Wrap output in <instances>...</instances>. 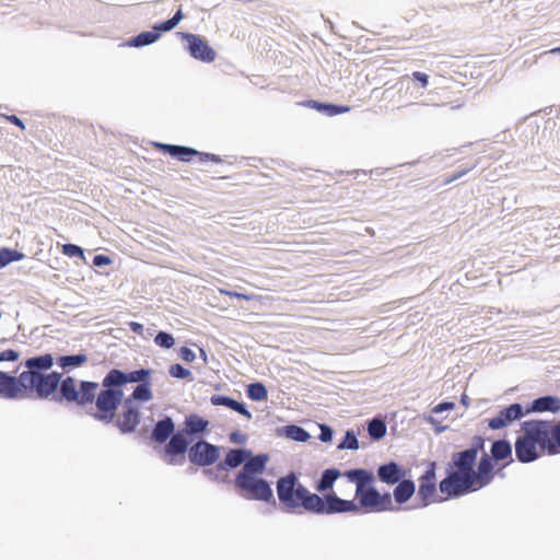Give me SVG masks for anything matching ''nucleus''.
<instances>
[{
  "mask_svg": "<svg viewBox=\"0 0 560 560\" xmlns=\"http://www.w3.org/2000/svg\"><path fill=\"white\" fill-rule=\"evenodd\" d=\"M375 476L382 483L395 486L393 497L396 504H406L415 495L416 483L411 476V469L395 459L380 464L376 468Z\"/></svg>",
  "mask_w": 560,
  "mask_h": 560,
  "instance_id": "423d86ee",
  "label": "nucleus"
},
{
  "mask_svg": "<svg viewBox=\"0 0 560 560\" xmlns=\"http://www.w3.org/2000/svg\"><path fill=\"white\" fill-rule=\"evenodd\" d=\"M61 253L69 258H79L84 264H88L85 257V249L73 243H65L61 245Z\"/></svg>",
  "mask_w": 560,
  "mask_h": 560,
  "instance_id": "72a5a7b5",
  "label": "nucleus"
},
{
  "mask_svg": "<svg viewBox=\"0 0 560 560\" xmlns=\"http://www.w3.org/2000/svg\"><path fill=\"white\" fill-rule=\"evenodd\" d=\"M7 341H8V339H7V338H3V339L1 340V342H2V343H5Z\"/></svg>",
  "mask_w": 560,
  "mask_h": 560,
  "instance_id": "680f3d73",
  "label": "nucleus"
},
{
  "mask_svg": "<svg viewBox=\"0 0 560 560\" xmlns=\"http://www.w3.org/2000/svg\"><path fill=\"white\" fill-rule=\"evenodd\" d=\"M479 454L480 458L486 456V459H488L489 477L491 481H493L495 476L504 478V469L514 462L513 446L506 438L491 441L489 452L486 451L485 443L483 451H480Z\"/></svg>",
  "mask_w": 560,
  "mask_h": 560,
  "instance_id": "9b49d317",
  "label": "nucleus"
},
{
  "mask_svg": "<svg viewBox=\"0 0 560 560\" xmlns=\"http://www.w3.org/2000/svg\"><path fill=\"white\" fill-rule=\"evenodd\" d=\"M360 447V443L358 440V434L353 429H347L342 439L337 444V450H350L357 451Z\"/></svg>",
  "mask_w": 560,
  "mask_h": 560,
  "instance_id": "473e14b6",
  "label": "nucleus"
},
{
  "mask_svg": "<svg viewBox=\"0 0 560 560\" xmlns=\"http://www.w3.org/2000/svg\"><path fill=\"white\" fill-rule=\"evenodd\" d=\"M474 166L471 167H463V168H459V170H456L454 171L452 174L450 175H446L444 178H443V184L444 185H450L452 183H454L455 180L457 179H460L462 177H464L469 171L472 170Z\"/></svg>",
  "mask_w": 560,
  "mask_h": 560,
  "instance_id": "a18cd8bd",
  "label": "nucleus"
},
{
  "mask_svg": "<svg viewBox=\"0 0 560 560\" xmlns=\"http://www.w3.org/2000/svg\"><path fill=\"white\" fill-rule=\"evenodd\" d=\"M343 478L349 483L355 485L354 499L355 501L363 498L375 486L377 479L375 472L370 468L354 467L343 471Z\"/></svg>",
  "mask_w": 560,
  "mask_h": 560,
  "instance_id": "f3484780",
  "label": "nucleus"
},
{
  "mask_svg": "<svg viewBox=\"0 0 560 560\" xmlns=\"http://www.w3.org/2000/svg\"><path fill=\"white\" fill-rule=\"evenodd\" d=\"M246 396L253 401H266L268 399V389L264 382L254 381L246 385Z\"/></svg>",
  "mask_w": 560,
  "mask_h": 560,
  "instance_id": "c756f323",
  "label": "nucleus"
},
{
  "mask_svg": "<svg viewBox=\"0 0 560 560\" xmlns=\"http://www.w3.org/2000/svg\"><path fill=\"white\" fill-rule=\"evenodd\" d=\"M525 406L527 415L542 412H550L556 415L560 412V397L551 394L542 395L534 398Z\"/></svg>",
  "mask_w": 560,
  "mask_h": 560,
  "instance_id": "412c9836",
  "label": "nucleus"
},
{
  "mask_svg": "<svg viewBox=\"0 0 560 560\" xmlns=\"http://www.w3.org/2000/svg\"><path fill=\"white\" fill-rule=\"evenodd\" d=\"M335 430L327 423L319 424V434L317 439L323 443H330L334 439Z\"/></svg>",
  "mask_w": 560,
  "mask_h": 560,
  "instance_id": "ea45409f",
  "label": "nucleus"
},
{
  "mask_svg": "<svg viewBox=\"0 0 560 560\" xmlns=\"http://www.w3.org/2000/svg\"><path fill=\"white\" fill-rule=\"evenodd\" d=\"M459 402H460V405H463L464 407H468V406H469V404H470V398L468 397V395H466V394L464 393V394H462V396H460Z\"/></svg>",
  "mask_w": 560,
  "mask_h": 560,
  "instance_id": "4d7b16f0",
  "label": "nucleus"
},
{
  "mask_svg": "<svg viewBox=\"0 0 560 560\" xmlns=\"http://www.w3.org/2000/svg\"><path fill=\"white\" fill-rule=\"evenodd\" d=\"M423 420L427 423L432 425L433 431L435 432V434H441V433L445 432L448 429V425L441 424V422L432 413H430V415L424 413L423 415Z\"/></svg>",
  "mask_w": 560,
  "mask_h": 560,
  "instance_id": "37998d69",
  "label": "nucleus"
},
{
  "mask_svg": "<svg viewBox=\"0 0 560 560\" xmlns=\"http://www.w3.org/2000/svg\"><path fill=\"white\" fill-rule=\"evenodd\" d=\"M52 394L48 395L50 401L75 404L84 408L85 413L94 420L113 425L120 434L135 433L142 420V409L125 400V396H115L113 393L100 390V384L94 381H77L73 376H63V373L51 371Z\"/></svg>",
  "mask_w": 560,
  "mask_h": 560,
  "instance_id": "f257e3e1",
  "label": "nucleus"
},
{
  "mask_svg": "<svg viewBox=\"0 0 560 560\" xmlns=\"http://www.w3.org/2000/svg\"><path fill=\"white\" fill-rule=\"evenodd\" d=\"M366 431L372 441L378 442L387 433V423L382 417L375 416L366 421Z\"/></svg>",
  "mask_w": 560,
  "mask_h": 560,
  "instance_id": "cd10ccee",
  "label": "nucleus"
},
{
  "mask_svg": "<svg viewBox=\"0 0 560 560\" xmlns=\"http://www.w3.org/2000/svg\"><path fill=\"white\" fill-rule=\"evenodd\" d=\"M152 384L153 382L138 384L131 394L128 396L125 395V400L142 408V404L148 402L153 398Z\"/></svg>",
  "mask_w": 560,
  "mask_h": 560,
  "instance_id": "a878e982",
  "label": "nucleus"
},
{
  "mask_svg": "<svg viewBox=\"0 0 560 560\" xmlns=\"http://www.w3.org/2000/svg\"><path fill=\"white\" fill-rule=\"evenodd\" d=\"M159 39L155 37V34L151 30L149 31H142L138 33L137 35H133L129 37L125 42V46L127 47H135V48H141L149 45H152L156 43Z\"/></svg>",
  "mask_w": 560,
  "mask_h": 560,
  "instance_id": "c85d7f7f",
  "label": "nucleus"
},
{
  "mask_svg": "<svg viewBox=\"0 0 560 560\" xmlns=\"http://www.w3.org/2000/svg\"><path fill=\"white\" fill-rule=\"evenodd\" d=\"M88 362V355L84 352L73 354H61L56 359L54 358V364L56 363L60 369L66 372H70L73 369L80 368Z\"/></svg>",
  "mask_w": 560,
  "mask_h": 560,
  "instance_id": "bb28decb",
  "label": "nucleus"
},
{
  "mask_svg": "<svg viewBox=\"0 0 560 560\" xmlns=\"http://www.w3.org/2000/svg\"><path fill=\"white\" fill-rule=\"evenodd\" d=\"M222 446L212 444L206 439H199L195 442L172 445L171 448L163 450L161 455L168 465H182L185 460L184 455L188 456L191 465L197 467H210L221 457Z\"/></svg>",
  "mask_w": 560,
  "mask_h": 560,
  "instance_id": "39448f33",
  "label": "nucleus"
},
{
  "mask_svg": "<svg viewBox=\"0 0 560 560\" xmlns=\"http://www.w3.org/2000/svg\"><path fill=\"white\" fill-rule=\"evenodd\" d=\"M343 477V471L338 467L331 466L322 470L319 477L314 481V489L318 494H327L332 490L336 481Z\"/></svg>",
  "mask_w": 560,
  "mask_h": 560,
  "instance_id": "4be33fe9",
  "label": "nucleus"
},
{
  "mask_svg": "<svg viewBox=\"0 0 560 560\" xmlns=\"http://www.w3.org/2000/svg\"><path fill=\"white\" fill-rule=\"evenodd\" d=\"M220 292L224 295H228L230 298H236L238 300H249L250 296L245 294V293H241V292H237V291H232V290H226V289H222L220 290Z\"/></svg>",
  "mask_w": 560,
  "mask_h": 560,
  "instance_id": "603ef678",
  "label": "nucleus"
},
{
  "mask_svg": "<svg viewBox=\"0 0 560 560\" xmlns=\"http://www.w3.org/2000/svg\"><path fill=\"white\" fill-rule=\"evenodd\" d=\"M185 18L182 8L179 9L168 19V21L172 23L173 27L175 28L180 21Z\"/></svg>",
  "mask_w": 560,
  "mask_h": 560,
  "instance_id": "6e6d98bb",
  "label": "nucleus"
},
{
  "mask_svg": "<svg viewBox=\"0 0 560 560\" xmlns=\"http://www.w3.org/2000/svg\"><path fill=\"white\" fill-rule=\"evenodd\" d=\"M542 441V452L547 455L560 454V421L535 419Z\"/></svg>",
  "mask_w": 560,
  "mask_h": 560,
  "instance_id": "dca6fc26",
  "label": "nucleus"
},
{
  "mask_svg": "<svg viewBox=\"0 0 560 560\" xmlns=\"http://www.w3.org/2000/svg\"><path fill=\"white\" fill-rule=\"evenodd\" d=\"M380 501L381 491L377 489L376 485L358 501L343 499L334 491V515H362L366 513H374V509L377 506Z\"/></svg>",
  "mask_w": 560,
  "mask_h": 560,
  "instance_id": "f8f14e48",
  "label": "nucleus"
},
{
  "mask_svg": "<svg viewBox=\"0 0 560 560\" xmlns=\"http://www.w3.org/2000/svg\"><path fill=\"white\" fill-rule=\"evenodd\" d=\"M210 402L212 406L215 407L222 406L228 409H231L248 420L253 418V413L249 411L247 405L244 401L236 400L235 398L229 395L213 394L210 397Z\"/></svg>",
  "mask_w": 560,
  "mask_h": 560,
  "instance_id": "b1692460",
  "label": "nucleus"
},
{
  "mask_svg": "<svg viewBox=\"0 0 560 560\" xmlns=\"http://www.w3.org/2000/svg\"><path fill=\"white\" fill-rule=\"evenodd\" d=\"M195 158H198V161L200 163H208V162H212L215 164L223 163V159L220 155L211 153V152H205V151L198 150V154H196Z\"/></svg>",
  "mask_w": 560,
  "mask_h": 560,
  "instance_id": "79ce46f5",
  "label": "nucleus"
},
{
  "mask_svg": "<svg viewBox=\"0 0 560 560\" xmlns=\"http://www.w3.org/2000/svg\"><path fill=\"white\" fill-rule=\"evenodd\" d=\"M455 408V402L452 400H442L436 404L432 409L431 413H442L445 411L453 410Z\"/></svg>",
  "mask_w": 560,
  "mask_h": 560,
  "instance_id": "09e8293b",
  "label": "nucleus"
},
{
  "mask_svg": "<svg viewBox=\"0 0 560 560\" xmlns=\"http://www.w3.org/2000/svg\"><path fill=\"white\" fill-rule=\"evenodd\" d=\"M144 331L147 332V335L143 334L144 338H148L149 336L150 337L153 336V332H154V330L151 328H147Z\"/></svg>",
  "mask_w": 560,
  "mask_h": 560,
  "instance_id": "bf43d9fd",
  "label": "nucleus"
},
{
  "mask_svg": "<svg viewBox=\"0 0 560 560\" xmlns=\"http://www.w3.org/2000/svg\"><path fill=\"white\" fill-rule=\"evenodd\" d=\"M423 464L425 465V468L418 478V488L416 487L413 509H423L432 503H441L447 500L446 497L443 498L438 492V463L435 460H424Z\"/></svg>",
  "mask_w": 560,
  "mask_h": 560,
  "instance_id": "9d476101",
  "label": "nucleus"
},
{
  "mask_svg": "<svg viewBox=\"0 0 560 560\" xmlns=\"http://www.w3.org/2000/svg\"><path fill=\"white\" fill-rule=\"evenodd\" d=\"M144 431L145 428H142L140 431L141 436L149 438L151 441L159 445L168 443V448H171V440L175 433H177V428L171 416L162 413L160 415L158 421L152 425L149 436H147Z\"/></svg>",
  "mask_w": 560,
  "mask_h": 560,
  "instance_id": "a211bd4d",
  "label": "nucleus"
},
{
  "mask_svg": "<svg viewBox=\"0 0 560 560\" xmlns=\"http://www.w3.org/2000/svg\"><path fill=\"white\" fill-rule=\"evenodd\" d=\"M487 441L490 439L474 435L466 448L452 453L445 467V476L439 482V491L446 499H458L492 482L489 477L488 459L486 456L478 458Z\"/></svg>",
  "mask_w": 560,
  "mask_h": 560,
  "instance_id": "f03ea898",
  "label": "nucleus"
},
{
  "mask_svg": "<svg viewBox=\"0 0 560 560\" xmlns=\"http://www.w3.org/2000/svg\"><path fill=\"white\" fill-rule=\"evenodd\" d=\"M177 354L183 361L188 363H191L196 360L195 351L187 346L179 347Z\"/></svg>",
  "mask_w": 560,
  "mask_h": 560,
  "instance_id": "de8ad7c7",
  "label": "nucleus"
},
{
  "mask_svg": "<svg viewBox=\"0 0 560 560\" xmlns=\"http://www.w3.org/2000/svg\"><path fill=\"white\" fill-rule=\"evenodd\" d=\"M350 109H351V107L349 105L334 103L332 117L341 115V114H346V113L350 112Z\"/></svg>",
  "mask_w": 560,
  "mask_h": 560,
  "instance_id": "5fc2aeb1",
  "label": "nucleus"
},
{
  "mask_svg": "<svg viewBox=\"0 0 560 560\" xmlns=\"http://www.w3.org/2000/svg\"><path fill=\"white\" fill-rule=\"evenodd\" d=\"M25 258V254L16 248L7 246L0 247V269L5 268L12 262L21 261Z\"/></svg>",
  "mask_w": 560,
  "mask_h": 560,
  "instance_id": "7c9ffc66",
  "label": "nucleus"
},
{
  "mask_svg": "<svg viewBox=\"0 0 560 560\" xmlns=\"http://www.w3.org/2000/svg\"><path fill=\"white\" fill-rule=\"evenodd\" d=\"M233 488L235 493L245 500L264 502L277 508L272 482L264 478V475H235Z\"/></svg>",
  "mask_w": 560,
  "mask_h": 560,
  "instance_id": "0eeeda50",
  "label": "nucleus"
},
{
  "mask_svg": "<svg viewBox=\"0 0 560 560\" xmlns=\"http://www.w3.org/2000/svg\"><path fill=\"white\" fill-rule=\"evenodd\" d=\"M228 439L230 443L243 446L247 443L248 435L240 429H235L229 433Z\"/></svg>",
  "mask_w": 560,
  "mask_h": 560,
  "instance_id": "a19ab883",
  "label": "nucleus"
},
{
  "mask_svg": "<svg viewBox=\"0 0 560 560\" xmlns=\"http://www.w3.org/2000/svg\"><path fill=\"white\" fill-rule=\"evenodd\" d=\"M551 54H559L560 55V46L553 48L550 50Z\"/></svg>",
  "mask_w": 560,
  "mask_h": 560,
  "instance_id": "052dcab7",
  "label": "nucleus"
},
{
  "mask_svg": "<svg viewBox=\"0 0 560 560\" xmlns=\"http://www.w3.org/2000/svg\"><path fill=\"white\" fill-rule=\"evenodd\" d=\"M114 262V259L109 256V255H106V254H96L94 255L93 259H92V266L94 268H104V267H107L109 265H112Z\"/></svg>",
  "mask_w": 560,
  "mask_h": 560,
  "instance_id": "c03bdc74",
  "label": "nucleus"
},
{
  "mask_svg": "<svg viewBox=\"0 0 560 560\" xmlns=\"http://www.w3.org/2000/svg\"><path fill=\"white\" fill-rule=\"evenodd\" d=\"M270 460L268 453L253 452V455L245 459L242 468L235 475H264Z\"/></svg>",
  "mask_w": 560,
  "mask_h": 560,
  "instance_id": "5701e85b",
  "label": "nucleus"
},
{
  "mask_svg": "<svg viewBox=\"0 0 560 560\" xmlns=\"http://www.w3.org/2000/svg\"><path fill=\"white\" fill-rule=\"evenodd\" d=\"M300 104L304 107L314 109L327 117H332V113H334V110H332L334 103L332 102L310 98V100L303 101Z\"/></svg>",
  "mask_w": 560,
  "mask_h": 560,
  "instance_id": "2f4dec72",
  "label": "nucleus"
},
{
  "mask_svg": "<svg viewBox=\"0 0 560 560\" xmlns=\"http://www.w3.org/2000/svg\"><path fill=\"white\" fill-rule=\"evenodd\" d=\"M154 343L165 350L175 346V338L172 332L166 330H158L154 335Z\"/></svg>",
  "mask_w": 560,
  "mask_h": 560,
  "instance_id": "c9c22d12",
  "label": "nucleus"
},
{
  "mask_svg": "<svg viewBox=\"0 0 560 560\" xmlns=\"http://www.w3.org/2000/svg\"><path fill=\"white\" fill-rule=\"evenodd\" d=\"M154 371L150 368H139L136 370H120L113 368L104 375L100 384V390L113 393L115 396H125L124 388L131 383L144 384L152 382Z\"/></svg>",
  "mask_w": 560,
  "mask_h": 560,
  "instance_id": "1a4fd4ad",
  "label": "nucleus"
},
{
  "mask_svg": "<svg viewBox=\"0 0 560 560\" xmlns=\"http://www.w3.org/2000/svg\"><path fill=\"white\" fill-rule=\"evenodd\" d=\"M20 365L24 370L15 372L0 371V399L19 400H46L52 394L51 374L54 366V354L45 352L26 358Z\"/></svg>",
  "mask_w": 560,
  "mask_h": 560,
  "instance_id": "7ed1b4c3",
  "label": "nucleus"
},
{
  "mask_svg": "<svg viewBox=\"0 0 560 560\" xmlns=\"http://www.w3.org/2000/svg\"><path fill=\"white\" fill-rule=\"evenodd\" d=\"M153 148L163 154L170 155L172 159L177 160L183 163H190L196 154H198V150L183 144H172L164 142H153Z\"/></svg>",
  "mask_w": 560,
  "mask_h": 560,
  "instance_id": "6ab92c4d",
  "label": "nucleus"
},
{
  "mask_svg": "<svg viewBox=\"0 0 560 560\" xmlns=\"http://www.w3.org/2000/svg\"><path fill=\"white\" fill-rule=\"evenodd\" d=\"M128 327H129L130 331H132L133 334H137V335H141V336H143V332L145 330L143 324H141L139 322H129Z\"/></svg>",
  "mask_w": 560,
  "mask_h": 560,
  "instance_id": "864d4df0",
  "label": "nucleus"
},
{
  "mask_svg": "<svg viewBox=\"0 0 560 560\" xmlns=\"http://www.w3.org/2000/svg\"><path fill=\"white\" fill-rule=\"evenodd\" d=\"M520 427L522 433L514 442L515 459L522 464L534 463L546 455L535 419L522 421Z\"/></svg>",
  "mask_w": 560,
  "mask_h": 560,
  "instance_id": "6e6552de",
  "label": "nucleus"
},
{
  "mask_svg": "<svg viewBox=\"0 0 560 560\" xmlns=\"http://www.w3.org/2000/svg\"><path fill=\"white\" fill-rule=\"evenodd\" d=\"M218 463H219V460H218L215 464H218ZM202 468H203L202 472H203V475H205L208 479H210V480H212V481H217V482H222V483H232V485H233V480H231V479L229 478V476H222V475H221V472H222L223 470H219V469H218V465H215V467H214V468H210V467H202Z\"/></svg>",
  "mask_w": 560,
  "mask_h": 560,
  "instance_id": "e433bc0d",
  "label": "nucleus"
},
{
  "mask_svg": "<svg viewBox=\"0 0 560 560\" xmlns=\"http://www.w3.org/2000/svg\"><path fill=\"white\" fill-rule=\"evenodd\" d=\"M412 80L420 84L421 88L425 89L429 85V75L421 71L412 72Z\"/></svg>",
  "mask_w": 560,
  "mask_h": 560,
  "instance_id": "8fccbe9b",
  "label": "nucleus"
},
{
  "mask_svg": "<svg viewBox=\"0 0 560 560\" xmlns=\"http://www.w3.org/2000/svg\"><path fill=\"white\" fill-rule=\"evenodd\" d=\"M276 434L281 438H287L295 442L305 443L311 439V434L303 427L289 423L276 429Z\"/></svg>",
  "mask_w": 560,
  "mask_h": 560,
  "instance_id": "393cba45",
  "label": "nucleus"
},
{
  "mask_svg": "<svg viewBox=\"0 0 560 560\" xmlns=\"http://www.w3.org/2000/svg\"><path fill=\"white\" fill-rule=\"evenodd\" d=\"M173 30H174V27H173L172 23L168 21V19L164 20V21L156 22L151 26V31L153 32V34H155V37L158 39H160L163 36V34L168 33Z\"/></svg>",
  "mask_w": 560,
  "mask_h": 560,
  "instance_id": "58836bf2",
  "label": "nucleus"
},
{
  "mask_svg": "<svg viewBox=\"0 0 560 560\" xmlns=\"http://www.w3.org/2000/svg\"><path fill=\"white\" fill-rule=\"evenodd\" d=\"M393 492L384 491L381 492V501L377 506L374 509V513L385 512V511H396L397 508L393 505Z\"/></svg>",
  "mask_w": 560,
  "mask_h": 560,
  "instance_id": "4c0bfd02",
  "label": "nucleus"
},
{
  "mask_svg": "<svg viewBox=\"0 0 560 560\" xmlns=\"http://www.w3.org/2000/svg\"><path fill=\"white\" fill-rule=\"evenodd\" d=\"M176 35L182 39L185 50L191 58L205 63L215 59L217 52L205 36L189 32H177Z\"/></svg>",
  "mask_w": 560,
  "mask_h": 560,
  "instance_id": "4468645a",
  "label": "nucleus"
},
{
  "mask_svg": "<svg viewBox=\"0 0 560 560\" xmlns=\"http://www.w3.org/2000/svg\"><path fill=\"white\" fill-rule=\"evenodd\" d=\"M200 358L202 359V361L205 363L208 362V355H207V352H206V350L203 348H200Z\"/></svg>",
  "mask_w": 560,
  "mask_h": 560,
  "instance_id": "13d9d810",
  "label": "nucleus"
},
{
  "mask_svg": "<svg viewBox=\"0 0 560 560\" xmlns=\"http://www.w3.org/2000/svg\"><path fill=\"white\" fill-rule=\"evenodd\" d=\"M21 357V352L15 349H5L0 351V363L2 362H16Z\"/></svg>",
  "mask_w": 560,
  "mask_h": 560,
  "instance_id": "49530a36",
  "label": "nucleus"
},
{
  "mask_svg": "<svg viewBox=\"0 0 560 560\" xmlns=\"http://www.w3.org/2000/svg\"><path fill=\"white\" fill-rule=\"evenodd\" d=\"M168 375L177 380H185L188 382L194 381L192 372L185 368L182 363H172L168 366Z\"/></svg>",
  "mask_w": 560,
  "mask_h": 560,
  "instance_id": "f704fd0d",
  "label": "nucleus"
},
{
  "mask_svg": "<svg viewBox=\"0 0 560 560\" xmlns=\"http://www.w3.org/2000/svg\"><path fill=\"white\" fill-rule=\"evenodd\" d=\"M253 455V451L247 447H230L224 452L223 458L218 463V469L230 472L240 466H243L245 459Z\"/></svg>",
  "mask_w": 560,
  "mask_h": 560,
  "instance_id": "aec40b11",
  "label": "nucleus"
},
{
  "mask_svg": "<svg viewBox=\"0 0 560 560\" xmlns=\"http://www.w3.org/2000/svg\"><path fill=\"white\" fill-rule=\"evenodd\" d=\"M210 431V421L208 419L197 412H190L185 416L183 424L177 428V433L171 440V446L180 444V442H195L199 439H206Z\"/></svg>",
  "mask_w": 560,
  "mask_h": 560,
  "instance_id": "ddd939ff",
  "label": "nucleus"
},
{
  "mask_svg": "<svg viewBox=\"0 0 560 560\" xmlns=\"http://www.w3.org/2000/svg\"><path fill=\"white\" fill-rule=\"evenodd\" d=\"M4 118L11 125L16 126L21 130H25V128H26L25 122L19 116L11 114V115H5Z\"/></svg>",
  "mask_w": 560,
  "mask_h": 560,
  "instance_id": "3c124183",
  "label": "nucleus"
},
{
  "mask_svg": "<svg viewBox=\"0 0 560 560\" xmlns=\"http://www.w3.org/2000/svg\"><path fill=\"white\" fill-rule=\"evenodd\" d=\"M277 506L285 514L334 515V491L327 494L312 492L300 480V474L289 470L276 481Z\"/></svg>",
  "mask_w": 560,
  "mask_h": 560,
  "instance_id": "20e7f679",
  "label": "nucleus"
},
{
  "mask_svg": "<svg viewBox=\"0 0 560 560\" xmlns=\"http://www.w3.org/2000/svg\"><path fill=\"white\" fill-rule=\"evenodd\" d=\"M527 415L526 406L521 402H512L503 406L491 418L486 419L487 427L491 430H501L522 420Z\"/></svg>",
  "mask_w": 560,
  "mask_h": 560,
  "instance_id": "2eb2a0df",
  "label": "nucleus"
}]
</instances>
